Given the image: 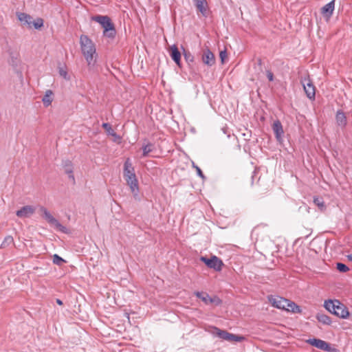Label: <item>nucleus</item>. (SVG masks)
I'll list each match as a JSON object with an SVG mask.
<instances>
[{"label":"nucleus","instance_id":"nucleus-30","mask_svg":"<svg viewBox=\"0 0 352 352\" xmlns=\"http://www.w3.org/2000/svg\"><path fill=\"white\" fill-rule=\"evenodd\" d=\"M43 19L41 18H37L35 21H32V25L36 30H38L43 26Z\"/></svg>","mask_w":352,"mask_h":352},{"label":"nucleus","instance_id":"nucleus-39","mask_svg":"<svg viewBox=\"0 0 352 352\" xmlns=\"http://www.w3.org/2000/svg\"><path fill=\"white\" fill-rule=\"evenodd\" d=\"M262 63H263V62H262L261 58H257L256 64H257V65L258 67V70L260 72H262V67H262Z\"/></svg>","mask_w":352,"mask_h":352},{"label":"nucleus","instance_id":"nucleus-42","mask_svg":"<svg viewBox=\"0 0 352 352\" xmlns=\"http://www.w3.org/2000/svg\"><path fill=\"white\" fill-rule=\"evenodd\" d=\"M347 258L349 261L352 262V254L347 256Z\"/></svg>","mask_w":352,"mask_h":352},{"label":"nucleus","instance_id":"nucleus-35","mask_svg":"<svg viewBox=\"0 0 352 352\" xmlns=\"http://www.w3.org/2000/svg\"><path fill=\"white\" fill-rule=\"evenodd\" d=\"M58 73L65 79H69L67 71L63 67H58Z\"/></svg>","mask_w":352,"mask_h":352},{"label":"nucleus","instance_id":"nucleus-18","mask_svg":"<svg viewBox=\"0 0 352 352\" xmlns=\"http://www.w3.org/2000/svg\"><path fill=\"white\" fill-rule=\"evenodd\" d=\"M337 305H340V300L329 299L324 301V307L328 311L333 314Z\"/></svg>","mask_w":352,"mask_h":352},{"label":"nucleus","instance_id":"nucleus-8","mask_svg":"<svg viewBox=\"0 0 352 352\" xmlns=\"http://www.w3.org/2000/svg\"><path fill=\"white\" fill-rule=\"evenodd\" d=\"M268 300L273 307L278 309H285L288 306V299L280 296H269Z\"/></svg>","mask_w":352,"mask_h":352},{"label":"nucleus","instance_id":"nucleus-34","mask_svg":"<svg viewBox=\"0 0 352 352\" xmlns=\"http://www.w3.org/2000/svg\"><path fill=\"white\" fill-rule=\"evenodd\" d=\"M192 167L196 170V172H197V174L198 175V176H199L203 179H206V176L204 175L201 168L197 165H196L194 162H192Z\"/></svg>","mask_w":352,"mask_h":352},{"label":"nucleus","instance_id":"nucleus-23","mask_svg":"<svg viewBox=\"0 0 352 352\" xmlns=\"http://www.w3.org/2000/svg\"><path fill=\"white\" fill-rule=\"evenodd\" d=\"M285 310L292 311V313H300L302 311L298 305L289 300H288V306H287Z\"/></svg>","mask_w":352,"mask_h":352},{"label":"nucleus","instance_id":"nucleus-24","mask_svg":"<svg viewBox=\"0 0 352 352\" xmlns=\"http://www.w3.org/2000/svg\"><path fill=\"white\" fill-rule=\"evenodd\" d=\"M307 342L311 346L322 350L324 341L318 338H312L309 339Z\"/></svg>","mask_w":352,"mask_h":352},{"label":"nucleus","instance_id":"nucleus-16","mask_svg":"<svg viewBox=\"0 0 352 352\" xmlns=\"http://www.w3.org/2000/svg\"><path fill=\"white\" fill-rule=\"evenodd\" d=\"M197 9L204 16H207L208 3L206 0H192Z\"/></svg>","mask_w":352,"mask_h":352},{"label":"nucleus","instance_id":"nucleus-9","mask_svg":"<svg viewBox=\"0 0 352 352\" xmlns=\"http://www.w3.org/2000/svg\"><path fill=\"white\" fill-rule=\"evenodd\" d=\"M335 1L336 0L331 1L320 9L321 14L327 20H329L333 15L335 9Z\"/></svg>","mask_w":352,"mask_h":352},{"label":"nucleus","instance_id":"nucleus-25","mask_svg":"<svg viewBox=\"0 0 352 352\" xmlns=\"http://www.w3.org/2000/svg\"><path fill=\"white\" fill-rule=\"evenodd\" d=\"M153 148L154 144L151 142H148L146 144L143 145L142 147L143 151L142 157L148 156V153L153 151Z\"/></svg>","mask_w":352,"mask_h":352},{"label":"nucleus","instance_id":"nucleus-38","mask_svg":"<svg viewBox=\"0 0 352 352\" xmlns=\"http://www.w3.org/2000/svg\"><path fill=\"white\" fill-rule=\"evenodd\" d=\"M266 75H267V78H268V80L270 81L274 80V74L270 70L266 71Z\"/></svg>","mask_w":352,"mask_h":352},{"label":"nucleus","instance_id":"nucleus-26","mask_svg":"<svg viewBox=\"0 0 352 352\" xmlns=\"http://www.w3.org/2000/svg\"><path fill=\"white\" fill-rule=\"evenodd\" d=\"M183 55L186 63L190 65L194 62V56L188 51L182 47Z\"/></svg>","mask_w":352,"mask_h":352},{"label":"nucleus","instance_id":"nucleus-13","mask_svg":"<svg viewBox=\"0 0 352 352\" xmlns=\"http://www.w3.org/2000/svg\"><path fill=\"white\" fill-rule=\"evenodd\" d=\"M35 212V208L32 206H25L16 211V216L20 218L30 217Z\"/></svg>","mask_w":352,"mask_h":352},{"label":"nucleus","instance_id":"nucleus-19","mask_svg":"<svg viewBox=\"0 0 352 352\" xmlns=\"http://www.w3.org/2000/svg\"><path fill=\"white\" fill-rule=\"evenodd\" d=\"M102 126L105 130L108 135H111L114 137L116 139L120 140V136L114 131L109 123L104 122L102 124Z\"/></svg>","mask_w":352,"mask_h":352},{"label":"nucleus","instance_id":"nucleus-2","mask_svg":"<svg viewBox=\"0 0 352 352\" xmlns=\"http://www.w3.org/2000/svg\"><path fill=\"white\" fill-rule=\"evenodd\" d=\"M124 177L134 196L138 195L139 192L138 181L129 159H127L124 164Z\"/></svg>","mask_w":352,"mask_h":352},{"label":"nucleus","instance_id":"nucleus-28","mask_svg":"<svg viewBox=\"0 0 352 352\" xmlns=\"http://www.w3.org/2000/svg\"><path fill=\"white\" fill-rule=\"evenodd\" d=\"M314 203L316 205L321 211H324L326 209L324 202L321 197H314Z\"/></svg>","mask_w":352,"mask_h":352},{"label":"nucleus","instance_id":"nucleus-29","mask_svg":"<svg viewBox=\"0 0 352 352\" xmlns=\"http://www.w3.org/2000/svg\"><path fill=\"white\" fill-rule=\"evenodd\" d=\"M13 243H14L13 237L11 236H7L5 237L3 241L2 242L1 247L4 248Z\"/></svg>","mask_w":352,"mask_h":352},{"label":"nucleus","instance_id":"nucleus-36","mask_svg":"<svg viewBox=\"0 0 352 352\" xmlns=\"http://www.w3.org/2000/svg\"><path fill=\"white\" fill-rule=\"evenodd\" d=\"M322 350L329 352L331 351V346L329 343L324 341Z\"/></svg>","mask_w":352,"mask_h":352},{"label":"nucleus","instance_id":"nucleus-41","mask_svg":"<svg viewBox=\"0 0 352 352\" xmlns=\"http://www.w3.org/2000/svg\"><path fill=\"white\" fill-rule=\"evenodd\" d=\"M56 303L59 305H63V301L58 298L56 299Z\"/></svg>","mask_w":352,"mask_h":352},{"label":"nucleus","instance_id":"nucleus-33","mask_svg":"<svg viewBox=\"0 0 352 352\" xmlns=\"http://www.w3.org/2000/svg\"><path fill=\"white\" fill-rule=\"evenodd\" d=\"M194 295L198 298L201 299L204 302H206V298L208 297V293L204 292H195Z\"/></svg>","mask_w":352,"mask_h":352},{"label":"nucleus","instance_id":"nucleus-22","mask_svg":"<svg viewBox=\"0 0 352 352\" xmlns=\"http://www.w3.org/2000/svg\"><path fill=\"white\" fill-rule=\"evenodd\" d=\"M52 96L53 92L52 90L49 89L45 91V94L42 99V102L45 107H48L51 104L53 100Z\"/></svg>","mask_w":352,"mask_h":352},{"label":"nucleus","instance_id":"nucleus-11","mask_svg":"<svg viewBox=\"0 0 352 352\" xmlns=\"http://www.w3.org/2000/svg\"><path fill=\"white\" fill-rule=\"evenodd\" d=\"M201 60L203 63L208 67H211L215 64L214 55L208 47L204 50Z\"/></svg>","mask_w":352,"mask_h":352},{"label":"nucleus","instance_id":"nucleus-20","mask_svg":"<svg viewBox=\"0 0 352 352\" xmlns=\"http://www.w3.org/2000/svg\"><path fill=\"white\" fill-rule=\"evenodd\" d=\"M316 319L318 322H321L323 324L331 325L332 321L331 318L322 313H318L316 316Z\"/></svg>","mask_w":352,"mask_h":352},{"label":"nucleus","instance_id":"nucleus-14","mask_svg":"<svg viewBox=\"0 0 352 352\" xmlns=\"http://www.w3.org/2000/svg\"><path fill=\"white\" fill-rule=\"evenodd\" d=\"M272 129L277 141L280 142L284 133L283 125L279 120H276L272 124Z\"/></svg>","mask_w":352,"mask_h":352},{"label":"nucleus","instance_id":"nucleus-12","mask_svg":"<svg viewBox=\"0 0 352 352\" xmlns=\"http://www.w3.org/2000/svg\"><path fill=\"white\" fill-rule=\"evenodd\" d=\"M333 315L343 319H346L349 316L348 308L340 301V305H337Z\"/></svg>","mask_w":352,"mask_h":352},{"label":"nucleus","instance_id":"nucleus-10","mask_svg":"<svg viewBox=\"0 0 352 352\" xmlns=\"http://www.w3.org/2000/svg\"><path fill=\"white\" fill-rule=\"evenodd\" d=\"M168 52L170 58L175 63V64L178 67H182L181 52H179L177 46L175 44L171 45L169 47Z\"/></svg>","mask_w":352,"mask_h":352},{"label":"nucleus","instance_id":"nucleus-27","mask_svg":"<svg viewBox=\"0 0 352 352\" xmlns=\"http://www.w3.org/2000/svg\"><path fill=\"white\" fill-rule=\"evenodd\" d=\"M336 120L339 125H345L346 118L344 113L342 111H338L336 113Z\"/></svg>","mask_w":352,"mask_h":352},{"label":"nucleus","instance_id":"nucleus-7","mask_svg":"<svg viewBox=\"0 0 352 352\" xmlns=\"http://www.w3.org/2000/svg\"><path fill=\"white\" fill-rule=\"evenodd\" d=\"M305 92L308 98L310 100H315L316 98V88L311 80L307 78L301 80Z\"/></svg>","mask_w":352,"mask_h":352},{"label":"nucleus","instance_id":"nucleus-4","mask_svg":"<svg viewBox=\"0 0 352 352\" xmlns=\"http://www.w3.org/2000/svg\"><path fill=\"white\" fill-rule=\"evenodd\" d=\"M40 211L43 213V217L51 225L54 226L58 230L63 233H67L68 229L63 226L56 219H55L43 206L40 207Z\"/></svg>","mask_w":352,"mask_h":352},{"label":"nucleus","instance_id":"nucleus-1","mask_svg":"<svg viewBox=\"0 0 352 352\" xmlns=\"http://www.w3.org/2000/svg\"><path fill=\"white\" fill-rule=\"evenodd\" d=\"M81 51L89 66L94 65L97 56L96 50L94 42L86 35L80 38Z\"/></svg>","mask_w":352,"mask_h":352},{"label":"nucleus","instance_id":"nucleus-40","mask_svg":"<svg viewBox=\"0 0 352 352\" xmlns=\"http://www.w3.org/2000/svg\"><path fill=\"white\" fill-rule=\"evenodd\" d=\"M243 135L245 137V140H250V138L251 136V131H249L248 134L243 133Z\"/></svg>","mask_w":352,"mask_h":352},{"label":"nucleus","instance_id":"nucleus-32","mask_svg":"<svg viewBox=\"0 0 352 352\" xmlns=\"http://www.w3.org/2000/svg\"><path fill=\"white\" fill-rule=\"evenodd\" d=\"M336 269L340 272H347L349 271V268L347 265L342 263H337Z\"/></svg>","mask_w":352,"mask_h":352},{"label":"nucleus","instance_id":"nucleus-3","mask_svg":"<svg viewBox=\"0 0 352 352\" xmlns=\"http://www.w3.org/2000/svg\"><path fill=\"white\" fill-rule=\"evenodd\" d=\"M91 19L98 22L104 29L103 35L109 38H113L116 34V30L111 19L108 16L96 15Z\"/></svg>","mask_w":352,"mask_h":352},{"label":"nucleus","instance_id":"nucleus-43","mask_svg":"<svg viewBox=\"0 0 352 352\" xmlns=\"http://www.w3.org/2000/svg\"><path fill=\"white\" fill-rule=\"evenodd\" d=\"M329 352H338V350L336 348L331 347V351Z\"/></svg>","mask_w":352,"mask_h":352},{"label":"nucleus","instance_id":"nucleus-15","mask_svg":"<svg viewBox=\"0 0 352 352\" xmlns=\"http://www.w3.org/2000/svg\"><path fill=\"white\" fill-rule=\"evenodd\" d=\"M18 20L23 24L28 25L29 28L32 27V17L24 12H16Z\"/></svg>","mask_w":352,"mask_h":352},{"label":"nucleus","instance_id":"nucleus-21","mask_svg":"<svg viewBox=\"0 0 352 352\" xmlns=\"http://www.w3.org/2000/svg\"><path fill=\"white\" fill-rule=\"evenodd\" d=\"M204 303L206 305L213 304L215 306H219L222 304V300L216 295L210 296L208 294V297H206V302Z\"/></svg>","mask_w":352,"mask_h":352},{"label":"nucleus","instance_id":"nucleus-17","mask_svg":"<svg viewBox=\"0 0 352 352\" xmlns=\"http://www.w3.org/2000/svg\"><path fill=\"white\" fill-rule=\"evenodd\" d=\"M63 166L65 168V172L68 175L69 178L72 179V181L75 182V178L73 174V167L72 163L70 160H64L63 161Z\"/></svg>","mask_w":352,"mask_h":352},{"label":"nucleus","instance_id":"nucleus-31","mask_svg":"<svg viewBox=\"0 0 352 352\" xmlns=\"http://www.w3.org/2000/svg\"><path fill=\"white\" fill-rule=\"evenodd\" d=\"M52 261L54 264L58 265H62L65 263V261L56 254H54Z\"/></svg>","mask_w":352,"mask_h":352},{"label":"nucleus","instance_id":"nucleus-44","mask_svg":"<svg viewBox=\"0 0 352 352\" xmlns=\"http://www.w3.org/2000/svg\"><path fill=\"white\" fill-rule=\"evenodd\" d=\"M222 131H223V133H224L225 134H226V133H227V129H226V128H222Z\"/></svg>","mask_w":352,"mask_h":352},{"label":"nucleus","instance_id":"nucleus-5","mask_svg":"<svg viewBox=\"0 0 352 352\" xmlns=\"http://www.w3.org/2000/svg\"><path fill=\"white\" fill-rule=\"evenodd\" d=\"M200 261L203 262L208 267L213 269L216 272H220L224 265L221 259L217 256H212L210 258L201 256Z\"/></svg>","mask_w":352,"mask_h":352},{"label":"nucleus","instance_id":"nucleus-37","mask_svg":"<svg viewBox=\"0 0 352 352\" xmlns=\"http://www.w3.org/2000/svg\"><path fill=\"white\" fill-rule=\"evenodd\" d=\"M227 56V52L226 50L221 51L219 53V57L222 63L224 62L225 58Z\"/></svg>","mask_w":352,"mask_h":352},{"label":"nucleus","instance_id":"nucleus-6","mask_svg":"<svg viewBox=\"0 0 352 352\" xmlns=\"http://www.w3.org/2000/svg\"><path fill=\"white\" fill-rule=\"evenodd\" d=\"M216 335L219 338L226 340L230 342H240L245 340V338L243 336L236 335L226 330H221L217 327H215Z\"/></svg>","mask_w":352,"mask_h":352}]
</instances>
